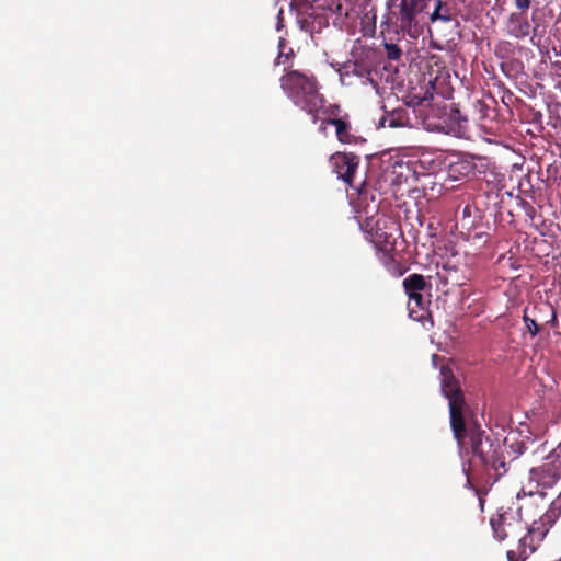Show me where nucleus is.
Listing matches in <instances>:
<instances>
[{
    "mask_svg": "<svg viewBox=\"0 0 561 561\" xmlns=\"http://www.w3.org/2000/svg\"><path fill=\"white\" fill-rule=\"evenodd\" d=\"M283 91L288 99L299 108L312 116L316 124L319 119V111L323 108L324 98L319 92V84L311 75L288 70L283 65Z\"/></svg>",
    "mask_w": 561,
    "mask_h": 561,
    "instance_id": "f03ea898",
    "label": "nucleus"
},
{
    "mask_svg": "<svg viewBox=\"0 0 561 561\" xmlns=\"http://www.w3.org/2000/svg\"><path fill=\"white\" fill-rule=\"evenodd\" d=\"M432 2L434 3V10L430 15L431 22H449L451 20V15L448 5L444 4L442 0H432Z\"/></svg>",
    "mask_w": 561,
    "mask_h": 561,
    "instance_id": "f8f14e48",
    "label": "nucleus"
},
{
    "mask_svg": "<svg viewBox=\"0 0 561 561\" xmlns=\"http://www.w3.org/2000/svg\"><path fill=\"white\" fill-rule=\"evenodd\" d=\"M560 514L561 496H558L550 503L547 512L529 527L526 526V530L517 537L518 542L516 549L507 550L506 556L508 561H525L534 553Z\"/></svg>",
    "mask_w": 561,
    "mask_h": 561,
    "instance_id": "7ed1b4c3",
    "label": "nucleus"
},
{
    "mask_svg": "<svg viewBox=\"0 0 561 561\" xmlns=\"http://www.w3.org/2000/svg\"><path fill=\"white\" fill-rule=\"evenodd\" d=\"M278 48L280 49V41L278 42ZM280 60V50L278 51V55L276 57V64H278Z\"/></svg>",
    "mask_w": 561,
    "mask_h": 561,
    "instance_id": "b1692460",
    "label": "nucleus"
},
{
    "mask_svg": "<svg viewBox=\"0 0 561 561\" xmlns=\"http://www.w3.org/2000/svg\"><path fill=\"white\" fill-rule=\"evenodd\" d=\"M560 479L561 459H557L556 456L549 454L540 466L531 468L529 471V497L533 502H536L537 499H543L545 492L542 490L554 486Z\"/></svg>",
    "mask_w": 561,
    "mask_h": 561,
    "instance_id": "20e7f679",
    "label": "nucleus"
},
{
    "mask_svg": "<svg viewBox=\"0 0 561 561\" xmlns=\"http://www.w3.org/2000/svg\"><path fill=\"white\" fill-rule=\"evenodd\" d=\"M491 526L499 541H503L507 538H517L526 530V524L516 518L513 513L507 512L492 517Z\"/></svg>",
    "mask_w": 561,
    "mask_h": 561,
    "instance_id": "423d86ee",
    "label": "nucleus"
},
{
    "mask_svg": "<svg viewBox=\"0 0 561 561\" xmlns=\"http://www.w3.org/2000/svg\"><path fill=\"white\" fill-rule=\"evenodd\" d=\"M514 4L520 12L526 13L531 4V0H514Z\"/></svg>",
    "mask_w": 561,
    "mask_h": 561,
    "instance_id": "a211bd4d",
    "label": "nucleus"
},
{
    "mask_svg": "<svg viewBox=\"0 0 561 561\" xmlns=\"http://www.w3.org/2000/svg\"><path fill=\"white\" fill-rule=\"evenodd\" d=\"M387 118H382V121L380 122V125L385 126V123H386ZM388 126L389 127H397V123L394 121V118H389L388 119Z\"/></svg>",
    "mask_w": 561,
    "mask_h": 561,
    "instance_id": "aec40b11",
    "label": "nucleus"
},
{
    "mask_svg": "<svg viewBox=\"0 0 561 561\" xmlns=\"http://www.w3.org/2000/svg\"><path fill=\"white\" fill-rule=\"evenodd\" d=\"M336 129V137L341 142L352 144L355 137L351 134V126L342 118L330 117L325 121Z\"/></svg>",
    "mask_w": 561,
    "mask_h": 561,
    "instance_id": "9d476101",
    "label": "nucleus"
},
{
    "mask_svg": "<svg viewBox=\"0 0 561 561\" xmlns=\"http://www.w3.org/2000/svg\"><path fill=\"white\" fill-rule=\"evenodd\" d=\"M331 163L337 176L351 185L359 163L358 157L350 153H335L331 157Z\"/></svg>",
    "mask_w": 561,
    "mask_h": 561,
    "instance_id": "0eeeda50",
    "label": "nucleus"
},
{
    "mask_svg": "<svg viewBox=\"0 0 561 561\" xmlns=\"http://www.w3.org/2000/svg\"><path fill=\"white\" fill-rule=\"evenodd\" d=\"M503 448L505 449L506 453L510 454L508 449L512 451L513 454V457L512 459H515L517 458L518 456L523 455L526 450V445L524 442H519V440H512L510 442L508 438H506L504 442H503Z\"/></svg>",
    "mask_w": 561,
    "mask_h": 561,
    "instance_id": "4468645a",
    "label": "nucleus"
},
{
    "mask_svg": "<svg viewBox=\"0 0 561 561\" xmlns=\"http://www.w3.org/2000/svg\"><path fill=\"white\" fill-rule=\"evenodd\" d=\"M440 130L457 138L466 137L468 131V121L461 116L458 110L451 111L448 119L444 121L440 126Z\"/></svg>",
    "mask_w": 561,
    "mask_h": 561,
    "instance_id": "1a4fd4ad",
    "label": "nucleus"
},
{
    "mask_svg": "<svg viewBox=\"0 0 561 561\" xmlns=\"http://www.w3.org/2000/svg\"><path fill=\"white\" fill-rule=\"evenodd\" d=\"M552 456H556L557 459H561V443L558 445L556 449H553L552 453H550Z\"/></svg>",
    "mask_w": 561,
    "mask_h": 561,
    "instance_id": "412c9836",
    "label": "nucleus"
},
{
    "mask_svg": "<svg viewBox=\"0 0 561 561\" xmlns=\"http://www.w3.org/2000/svg\"><path fill=\"white\" fill-rule=\"evenodd\" d=\"M432 0H401L399 4V24L401 30L415 36L420 28V16L427 12Z\"/></svg>",
    "mask_w": 561,
    "mask_h": 561,
    "instance_id": "39448f33",
    "label": "nucleus"
},
{
    "mask_svg": "<svg viewBox=\"0 0 561 561\" xmlns=\"http://www.w3.org/2000/svg\"><path fill=\"white\" fill-rule=\"evenodd\" d=\"M530 31L533 33V35L530 36L531 45L539 46L543 31L540 30L538 24H536Z\"/></svg>",
    "mask_w": 561,
    "mask_h": 561,
    "instance_id": "f3484780",
    "label": "nucleus"
},
{
    "mask_svg": "<svg viewBox=\"0 0 561 561\" xmlns=\"http://www.w3.org/2000/svg\"><path fill=\"white\" fill-rule=\"evenodd\" d=\"M559 496H561V494Z\"/></svg>",
    "mask_w": 561,
    "mask_h": 561,
    "instance_id": "393cba45",
    "label": "nucleus"
},
{
    "mask_svg": "<svg viewBox=\"0 0 561 561\" xmlns=\"http://www.w3.org/2000/svg\"><path fill=\"white\" fill-rule=\"evenodd\" d=\"M408 296H409L408 308L410 311V316L414 319L422 318L423 317L422 314L421 316L416 314L417 310H424L425 301H424V297H423L422 293L410 294Z\"/></svg>",
    "mask_w": 561,
    "mask_h": 561,
    "instance_id": "ddd939ff",
    "label": "nucleus"
},
{
    "mask_svg": "<svg viewBox=\"0 0 561 561\" xmlns=\"http://www.w3.org/2000/svg\"><path fill=\"white\" fill-rule=\"evenodd\" d=\"M523 320L525 322V325H526L528 332L531 334V336H536L539 333V325L537 324L535 319H533L528 316L527 309L524 312Z\"/></svg>",
    "mask_w": 561,
    "mask_h": 561,
    "instance_id": "2eb2a0df",
    "label": "nucleus"
},
{
    "mask_svg": "<svg viewBox=\"0 0 561 561\" xmlns=\"http://www.w3.org/2000/svg\"><path fill=\"white\" fill-rule=\"evenodd\" d=\"M531 25L527 13L512 12L506 22V33L517 39H524L530 35Z\"/></svg>",
    "mask_w": 561,
    "mask_h": 561,
    "instance_id": "6e6552de",
    "label": "nucleus"
},
{
    "mask_svg": "<svg viewBox=\"0 0 561 561\" xmlns=\"http://www.w3.org/2000/svg\"><path fill=\"white\" fill-rule=\"evenodd\" d=\"M340 111V107L337 105H331L329 108H325L323 106L322 110L319 111V113L329 114V115H336Z\"/></svg>",
    "mask_w": 561,
    "mask_h": 561,
    "instance_id": "6ab92c4d",
    "label": "nucleus"
},
{
    "mask_svg": "<svg viewBox=\"0 0 561 561\" xmlns=\"http://www.w3.org/2000/svg\"><path fill=\"white\" fill-rule=\"evenodd\" d=\"M385 49H386V53H387V57L390 60H398L401 57L402 51L398 47V45H396V44H388V43H386L385 44Z\"/></svg>",
    "mask_w": 561,
    "mask_h": 561,
    "instance_id": "dca6fc26",
    "label": "nucleus"
},
{
    "mask_svg": "<svg viewBox=\"0 0 561 561\" xmlns=\"http://www.w3.org/2000/svg\"><path fill=\"white\" fill-rule=\"evenodd\" d=\"M407 295L422 293L425 287V279L420 274H412L403 280Z\"/></svg>",
    "mask_w": 561,
    "mask_h": 561,
    "instance_id": "9b49d317",
    "label": "nucleus"
},
{
    "mask_svg": "<svg viewBox=\"0 0 561 561\" xmlns=\"http://www.w3.org/2000/svg\"><path fill=\"white\" fill-rule=\"evenodd\" d=\"M276 30L277 31H280V10L278 11L277 15H276Z\"/></svg>",
    "mask_w": 561,
    "mask_h": 561,
    "instance_id": "4be33fe9",
    "label": "nucleus"
},
{
    "mask_svg": "<svg viewBox=\"0 0 561 561\" xmlns=\"http://www.w3.org/2000/svg\"><path fill=\"white\" fill-rule=\"evenodd\" d=\"M325 121H327V119H322V123H321V126H320V129H321L322 131H324V130H325V126H327V125H329Z\"/></svg>",
    "mask_w": 561,
    "mask_h": 561,
    "instance_id": "5701e85b",
    "label": "nucleus"
},
{
    "mask_svg": "<svg viewBox=\"0 0 561 561\" xmlns=\"http://www.w3.org/2000/svg\"><path fill=\"white\" fill-rule=\"evenodd\" d=\"M440 388L448 400L450 425L454 436L462 450L471 451L484 466L491 467L497 476L507 471L502 443L491 440L477 425L466 424L468 405L465 401L460 385L451 374V370L443 366L440 368Z\"/></svg>",
    "mask_w": 561,
    "mask_h": 561,
    "instance_id": "f257e3e1",
    "label": "nucleus"
}]
</instances>
